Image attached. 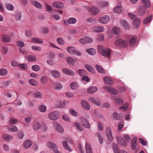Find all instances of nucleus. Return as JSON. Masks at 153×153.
<instances>
[{
  "label": "nucleus",
  "instance_id": "obj_1",
  "mask_svg": "<svg viewBox=\"0 0 153 153\" xmlns=\"http://www.w3.org/2000/svg\"><path fill=\"white\" fill-rule=\"evenodd\" d=\"M99 52L102 56L109 58L111 53L110 50L108 48H106L102 45H99L98 47Z\"/></svg>",
  "mask_w": 153,
  "mask_h": 153
},
{
  "label": "nucleus",
  "instance_id": "obj_2",
  "mask_svg": "<svg viewBox=\"0 0 153 153\" xmlns=\"http://www.w3.org/2000/svg\"><path fill=\"white\" fill-rule=\"evenodd\" d=\"M114 45L120 48H126L128 45V42L122 39L116 40L114 42Z\"/></svg>",
  "mask_w": 153,
  "mask_h": 153
},
{
  "label": "nucleus",
  "instance_id": "obj_3",
  "mask_svg": "<svg viewBox=\"0 0 153 153\" xmlns=\"http://www.w3.org/2000/svg\"><path fill=\"white\" fill-rule=\"evenodd\" d=\"M60 116V113L57 111H53L48 115V118L51 120H55L59 119Z\"/></svg>",
  "mask_w": 153,
  "mask_h": 153
},
{
  "label": "nucleus",
  "instance_id": "obj_4",
  "mask_svg": "<svg viewBox=\"0 0 153 153\" xmlns=\"http://www.w3.org/2000/svg\"><path fill=\"white\" fill-rule=\"evenodd\" d=\"M85 9L91 14L94 16L96 15L99 13L100 10L97 8L94 7H89L88 6H85Z\"/></svg>",
  "mask_w": 153,
  "mask_h": 153
},
{
  "label": "nucleus",
  "instance_id": "obj_5",
  "mask_svg": "<svg viewBox=\"0 0 153 153\" xmlns=\"http://www.w3.org/2000/svg\"><path fill=\"white\" fill-rule=\"evenodd\" d=\"M105 134L107 139L109 141H112L113 140V132L111 128L109 127H107L105 132Z\"/></svg>",
  "mask_w": 153,
  "mask_h": 153
},
{
  "label": "nucleus",
  "instance_id": "obj_6",
  "mask_svg": "<svg viewBox=\"0 0 153 153\" xmlns=\"http://www.w3.org/2000/svg\"><path fill=\"white\" fill-rule=\"evenodd\" d=\"M92 38L88 37H84L80 39L79 40L80 43L82 45H85L87 43H90L93 42Z\"/></svg>",
  "mask_w": 153,
  "mask_h": 153
},
{
  "label": "nucleus",
  "instance_id": "obj_7",
  "mask_svg": "<svg viewBox=\"0 0 153 153\" xmlns=\"http://www.w3.org/2000/svg\"><path fill=\"white\" fill-rule=\"evenodd\" d=\"M76 22V19L74 18L71 17L68 20H65L63 21L64 24L66 25H68L69 24H75Z\"/></svg>",
  "mask_w": 153,
  "mask_h": 153
},
{
  "label": "nucleus",
  "instance_id": "obj_8",
  "mask_svg": "<svg viewBox=\"0 0 153 153\" xmlns=\"http://www.w3.org/2000/svg\"><path fill=\"white\" fill-rule=\"evenodd\" d=\"M88 101L94 104L100 106L101 105L100 101L97 99H95L94 97H90L88 99Z\"/></svg>",
  "mask_w": 153,
  "mask_h": 153
},
{
  "label": "nucleus",
  "instance_id": "obj_9",
  "mask_svg": "<svg viewBox=\"0 0 153 153\" xmlns=\"http://www.w3.org/2000/svg\"><path fill=\"white\" fill-rule=\"evenodd\" d=\"M93 30L95 32L99 33L105 30L104 27L102 26H96L92 28Z\"/></svg>",
  "mask_w": 153,
  "mask_h": 153
},
{
  "label": "nucleus",
  "instance_id": "obj_10",
  "mask_svg": "<svg viewBox=\"0 0 153 153\" xmlns=\"http://www.w3.org/2000/svg\"><path fill=\"white\" fill-rule=\"evenodd\" d=\"M109 20V17L108 15H104L100 18L99 19V21L102 24H106Z\"/></svg>",
  "mask_w": 153,
  "mask_h": 153
},
{
  "label": "nucleus",
  "instance_id": "obj_11",
  "mask_svg": "<svg viewBox=\"0 0 153 153\" xmlns=\"http://www.w3.org/2000/svg\"><path fill=\"white\" fill-rule=\"evenodd\" d=\"M104 89L108 91L109 93H111L114 94L116 95L118 94L117 91L112 87L108 86L105 87Z\"/></svg>",
  "mask_w": 153,
  "mask_h": 153
},
{
  "label": "nucleus",
  "instance_id": "obj_12",
  "mask_svg": "<svg viewBox=\"0 0 153 153\" xmlns=\"http://www.w3.org/2000/svg\"><path fill=\"white\" fill-rule=\"evenodd\" d=\"M41 127V125L38 121H35L33 123L32 128L34 131H37Z\"/></svg>",
  "mask_w": 153,
  "mask_h": 153
},
{
  "label": "nucleus",
  "instance_id": "obj_13",
  "mask_svg": "<svg viewBox=\"0 0 153 153\" xmlns=\"http://www.w3.org/2000/svg\"><path fill=\"white\" fill-rule=\"evenodd\" d=\"M53 5L55 7L59 8H62L64 7V4L59 1H55L53 2Z\"/></svg>",
  "mask_w": 153,
  "mask_h": 153
},
{
  "label": "nucleus",
  "instance_id": "obj_14",
  "mask_svg": "<svg viewBox=\"0 0 153 153\" xmlns=\"http://www.w3.org/2000/svg\"><path fill=\"white\" fill-rule=\"evenodd\" d=\"M138 13L140 16H143L145 13L146 9L145 6H141L138 9Z\"/></svg>",
  "mask_w": 153,
  "mask_h": 153
},
{
  "label": "nucleus",
  "instance_id": "obj_15",
  "mask_svg": "<svg viewBox=\"0 0 153 153\" xmlns=\"http://www.w3.org/2000/svg\"><path fill=\"white\" fill-rule=\"evenodd\" d=\"M117 142L120 145L123 146H126V143L123 138L121 137H118L117 138Z\"/></svg>",
  "mask_w": 153,
  "mask_h": 153
},
{
  "label": "nucleus",
  "instance_id": "obj_16",
  "mask_svg": "<svg viewBox=\"0 0 153 153\" xmlns=\"http://www.w3.org/2000/svg\"><path fill=\"white\" fill-rule=\"evenodd\" d=\"M98 88L97 87L92 86L88 88L87 92L88 94H92L96 92Z\"/></svg>",
  "mask_w": 153,
  "mask_h": 153
},
{
  "label": "nucleus",
  "instance_id": "obj_17",
  "mask_svg": "<svg viewBox=\"0 0 153 153\" xmlns=\"http://www.w3.org/2000/svg\"><path fill=\"white\" fill-rule=\"evenodd\" d=\"M62 144L64 149L67 151L70 152L72 151L70 146L68 145L66 141H64L62 142Z\"/></svg>",
  "mask_w": 153,
  "mask_h": 153
},
{
  "label": "nucleus",
  "instance_id": "obj_18",
  "mask_svg": "<svg viewBox=\"0 0 153 153\" xmlns=\"http://www.w3.org/2000/svg\"><path fill=\"white\" fill-rule=\"evenodd\" d=\"M62 71L64 73L68 75L74 76V73L71 70L66 68H63Z\"/></svg>",
  "mask_w": 153,
  "mask_h": 153
},
{
  "label": "nucleus",
  "instance_id": "obj_19",
  "mask_svg": "<svg viewBox=\"0 0 153 153\" xmlns=\"http://www.w3.org/2000/svg\"><path fill=\"white\" fill-rule=\"evenodd\" d=\"M103 81L106 84L109 85H112L114 82L108 76L105 77L103 78Z\"/></svg>",
  "mask_w": 153,
  "mask_h": 153
},
{
  "label": "nucleus",
  "instance_id": "obj_20",
  "mask_svg": "<svg viewBox=\"0 0 153 153\" xmlns=\"http://www.w3.org/2000/svg\"><path fill=\"white\" fill-rule=\"evenodd\" d=\"M75 50H76V48L72 46H68L66 48L67 51L71 54H74Z\"/></svg>",
  "mask_w": 153,
  "mask_h": 153
},
{
  "label": "nucleus",
  "instance_id": "obj_21",
  "mask_svg": "<svg viewBox=\"0 0 153 153\" xmlns=\"http://www.w3.org/2000/svg\"><path fill=\"white\" fill-rule=\"evenodd\" d=\"M140 20L139 18H136L133 23V27L134 28H137L139 26Z\"/></svg>",
  "mask_w": 153,
  "mask_h": 153
},
{
  "label": "nucleus",
  "instance_id": "obj_22",
  "mask_svg": "<svg viewBox=\"0 0 153 153\" xmlns=\"http://www.w3.org/2000/svg\"><path fill=\"white\" fill-rule=\"evenodd\" d=\"M81 104L82 107L84 109L87 110H90V106L89 104L87 102L85 101H82V102Z\"/></svg>",
  "mask_w": 153,
  "mask_h": 153
},
{
  "label": "nucleus",
  "instance_id": "obj_23",
  "mask_svg": "<svg viewBox=\"0 0 153 153\" xmlns=\"http://www.w3.org/2000/svg\"><path fill=\"white\" fill-rule=\"evenodd\" d=\"M85 148L86 153H92V148L89 143H85Z\"/></svg>",
  "mask_w": 153,
  "mask_h": 153
},
{
  "label": "nucleus",
  "instance_id": "obj_24",
  "mask_svg": "<svg viewBox=\"0 0 153 153\" xmlns=\"http://www.w3.org/2000/svg\"><path fill=\"white\" fill-rule=\"evenodd\" d=\"M113 149L114 153H127L124 150L120 151L115 145H113Z\"/></svg>",
  "mask_w": 153,
  "mask_h": 153
},
{
  "label": "nucleus",
  "instance_id": "obj_25",
  "mask_svg": "<svg viewBox=\"0 0 153 153\" xmlns=\"http://www.w3.org/2000/svg\"><path fill=\"white\" fill-rule=\"evenodd\" d=\"M31 40L35 43L42 44L43 42V40L40 38L32 37L31 39Z\"/></svg>",
  "mask_w": 153,
  "mask_h": 153
},
{
  "label": "nucleus",
  "instance_id": "obj_26",
  "mask_svg": "<svg viewBox=\"0 0 153 153\" xmlns=\"http://www.w3.org/2000/svg\"><path fill=\"white\" fill-rule=\"evenodd\" d=\"M32 142L31 140H27L24 143V146L25 149L30 148L32 144Z\"/></svg>",
  "mask_w": 153,
  "mask_h": 153
},
{
  "label": "nucleus",
  "instance_id": "obj_27",
  "mask_svg": "<svg viewBox=\"0 0 153 153\" xmlns=\"http://www.w3.org/2000/svg\"><path fill=\"white\" fill-rule=\"evenodd\" d=\"M81 121L82 123L85 127L89 128L90 127V124L87 120L85 118H82Z\"/></svg>",
  "mask_w": 153,
  "mask_h": 153
},
{
  "label": "nucleus",
  "instance_id": "obj_28",
  "mask_svg": "<svg viewBox=\"0 0 153 153\" xmlns=\"http://www.w3.org/2000/svg\"><path fill=\"white\" fill-rule=\"evenodd\" d=\"M85 66L87 70L89 72L93 74L95 73V70L91 66L88 65H85Z\"/></svg>",
  "mask_w": 153,
  "mask_h": 153
},
{
  "label": "nucleus",
  "instance_id": "obj_29",
  "mask_svg": "<svg viewBox=\"0 0 153 153\" xmlns=\"http://www.w3.org/2000/svg\"><path fill=\"white\" fill-rule=\"evenodd\" d=\"M51 74L52 76L55 78L59 77L60 76V73L59 71L54 70L51 71Z\"/></svg>",
  "mask_w": 153,
  "mask_h": 153
},
{
  "label": "nucleus",
  "instance_id": "obj_30",
  "mask_svg": "<svg viewBox=\"0 0 153 153\" xmlns=\"http://www.w3.org/2000/svg\"><path fill=\"white\" fill-rule=\"evenodd\" d=\"M66 59L68 63L71 65H74L75 63V61L74 59L70 57H68Z\"/></svg>",
  "mask_w": 153,
  "mask_h": 153
},
{
  "label": "nucleus",
  "instance_id": "obj_31",
  "mask_svg": "<svg viewBox=\"0 0 153 153\" xmlns=\"http://www.w3.org/2000/svg\"><path fill=\"white\" fill-rule=\"evenodd\" d=\"M1 39L3 42L7 43L10 42L11 40L10 37L7 35L3 36H2Z\"/></svg>",
  "mask_w": 153,
  "mask_h": 153
},
{
  "label": "nucleus",
  "instance_id": "obj_32",
  "mask_svg": "<svg viewBox=\"0 0 153 153\" xmlns=\"http://www.w3.org/2000/svg\"><path fill=\"white\" fill-rule=\"evenodd\" d=\"M96 68L97 70L100 73L104 74L105 72V70L100 65H96Z\"/></svg>",
  "mask_w": 153,
  "mask_h": 153
},
{
  "label": "nucleus",
  "instance_id": "obj_33",
  "mask_svg": "<svg viewBox=\"0 0 153 153\" xmlns=\"http://www.w3.org/2000/svg\"><path fill=\"white\" fill-rule=\"evenodd\" d=\"M70 86L71 88L73 90H76L79 87L78 84L76 82H74L71 83Z\"/></svg>",
  "mask_w": 153,
  "mask_h": 153
},
{
  "label": "nucleus",
  "instance_id": "obj_34",
  "mask_svg": "<svg viewBox=\"0 0 153 153\" xmlns=\"http://www.w3.org/2000/svg\"><path fill=\"white\" fill-rule=\"evenodd\" d=\"M86 52L91 55H94L96 53V50L93 48H89L86 49Z\"/></svg>",
  "mask_w": 153,
  "mask_h": 153
},
{
  "label": "nucleus",
  "instance_id": "obj_35",
  "mask_svg": "<svg viewBox=\"0 0 153 153\" xmlns=\"http://www.w3.org/2000/svg\"><path fill=\"white\" fill-rule=\"evenodd\" d=\"M3 138L5 140L9 142L13 138L12 136L8 134H5L3 136Z\"/></svg>",
  "mask_w": 153,
  "mask_h": 153
},
{
  "label": "nucleus",
  "instance_id": "obj_36",
  "mask_svg": "<svg viewBox=\"0 0 153 153\" xmlns=\"http://www.w3.org/2000/svg\"><path fill=\"white\" fill-rule=\"evenodd\" d=\"M33 5L37 8L40 9L42 8V6L41 4L36 1H32Z\"/></svg>",
  "mask_w": 153,
  "mask_h": 153
},
{
  "label": "nucleus",
  "instance_id": "obj_37",
  "mask_svg": "<svg viewBox=\"0 0 153 153\" xmlns=\"http://www.w3.org/2000/svg\"><path fill=\"white\" fill-rule=\"evenodd\" d=\"M113 117L115 119L117 120H120L122 119L123 117V115L121 113L118 114V113L114 112L113 114Z\"/></svg>",
  "mask_w": 153,
  "mask_h": 153
},
{
  "label": "nucleus",
  "instance_id": "obj_38",
  "mask_svg": "<svg viewBox=\"0 0 153 153\" xmlns=\"http://www.w3.org/2000/svg\"><path fill=\"white\" fill-rule=\"evenodd\" d=\"M112 31L113 33L116 34H118L120 33V29L117 27H113Z\"/></svg>",
  "mask_w": 153,
  "mask_h": 153
},
{
  "label": "nucleus",
  "instance_id": "obj_39",
  "mask_svg": "<svg viewBox=\"0 0 153 153\" xmlns=\"http://www.w3.org/2000/svg\"><path fill=\"white\" fill-rule=\"evenodd\" d=\"M137 37L136 36H132L130 39L129 42L131 46H133L136 42Z\"/></svg>",
  "mask_w": 153,
  "mask_h": 153
},
{
  "label": "nucleus",
  "instance_id": "obj_40",
  "mask_svg": "<svg viewBox=\"0 0 153 153\" xmlns=\"http://www.w3.org/2000/svg\"><path fill=\"white\" fill-rule=\"evenodd\" d=\"M122 7L121 5H119L115 7L114 9V12L116 13H120L122 11Z\"/></svg>",
  "mask_w": 153,
  "mask_h": 153
},
{
  "label": "nucleus",
  "instance_id": "obj_41",
  "mask_svg": "<svg viewBox=\"0 0 153 153\" xmlns=\"http://www.w3.org/2000/svg\"><path fill=\"white\" fill-rule=\"evenodd\" d=\"M26 58L28 60L30 61H34L36 60V57L32 55L27 56H26Z\"/></svg>",
  "mask_w": 153,
  "mask_h": 153
},
{
  "label": "nucleus",
  "instance_id": "obj_42",
  "mask_svg": "<svg viewBox=\"0 0 153 153\" xmlns=\"http://www.w3.org/2000/svg\"><path fill=\"white\" fill-rule=\"evenodd\" d=\"M29 82L31 85L35 86L38 85V82L34 79H31L29 80Z\"/></svg>",
  "mask_w": 153,
  "mask_h": 153
},
{
  "label": "nucleus",
  "instance_id": "obj_43",
  "mask_svg": "<svg viewBox=\"0 0 153 153\" xmlns=\"http://www.w3.org/2000/svg\"><path fill=\"white\" fill-rule=\"evenodd\" d=\"M137 140L135 138L132 139L131 141V146L133 149H135L137 145Z\"/></svg>",
  "mask_w": 153,
  "mask_h": 153
},
{
  "label": "nucleus",
  "instance_id": "obj_44",
  "mask_svg": "<svg viewBox=\"0 0 153 153\" xmlns=\"http://www.w3.org/2000/svg\"><path fill=\"white\" fill-rule=\"evenodd\" d=\"M143 4L146 7L149 8L150 7L151 2L149 0H143Z\"/></svg>",
  "mask_w": 153,
  "mask_h": 153
},
{
  "label": "nucleus",
  "instance_id": "obj_45",
  "mask_svg": "<svg viewBox=\"0 0 153 153\" xmlns=\"http://www.w3.org/2000/svg\"><path fill=\"white\" fill-rule=\"evenodd\" d=\"M47 107L43 105L40 106L39 108V111L41 112H44L46 111Z\"/></svg>",
  "mask_w": 153,
  "mask_h": 153
},
{
  "label": "nucleus",
  "instance_id": "obj_46",
  "mask_svg": "<svg viewBox=\"0 0 153 153\" xmlns=\"http://www.w3.org/2000/svg\"><path fill=\"white\" fill-rule=\"evenodd\" d=\"M33 96L35 97L38 98H42V94L39 92H36L34 93Z\"/></svg>",
  "mask_w": 153,
  "mask_h": 153
},
{
  "label": "nucleus",
  "instance_id": "obj_47",
  "mask_svg": "<svg viewBox=\"0 0 153 153\" xmlns=\"http://www.w3.org/2000/svg\"><path fill=\"white\" fill-rule=\"evenodd\" d=\"M10 82V81H9L2 82L1 83V87L2 88H4L9 85Z\"/></svg>",
  "mask_w": 153,
  "mask_h": 153
},
{
  "label": "nucleus",
  "instance_id": "obj_48",
  "mask_svg": "<svg viewBox=\"0 0 153 153\" xmlns=\"http://www.w3.org/2000/svg\"><path fill=\"white\" fill-rule=\"evenodd\" d=\"M7 73V70L5 68H2L0 69V75L5 76Z\"/></svg>",
  "mask_w": 153,
  "mask_h": 153
},
{
  "label": "nucleus",
  "instance_id": "obj_49",
  "mask_svg": "<svg viewBox=\"0 0 153 153\" xmlns=\"http://www.w3.org/2000/svg\"><path fill=\"white\" fill-rule=\"evenodd\" d=\"M56 129V131L60 133H62L64 132L63 128L59 125H57Z\"/></svg>",
  "mask_w": 153,
  "mask_h": 153
},
{
  "label": "nucleus",
  "instance_id": "obj_50",
  "mask_svg": "<svg viewBox=\"0 0 153 153\" xmlns=\"http://www.w3.org/2000/svg\"><path fill=\"white\" fill-rule=\"evenodd\" d=\"M151 20V17H149L146 18L143 21V24L144 25H146L149 23Z\"/></svg>",
  "mask_w": 153,
  "mask_h": 153
},
{
  "label": "nucleus",
  "instance_id": "obj_51",
  "mask_svg": "<svg viewBox=\"0 0 153 153\" xmlns=\"http://www.w3.org/2000/svg\"><path fill=\"white\" fill-rule=\"evenodd\" d=\"M54 86L55 89L58 90L61 89L62 88V85L61 84L58 83L54 84Z\"/></svg>",
  "mask_w": 153,
  "mask_h": 153
},
{
  "label": "nucleus",
  "instance_id": "obj_52",
  "mask_svg": "<svg viewBox=\"0 0 153 153\" xmlns=\"http://www.w3.org/2000/svg\"><path fill=\"white\" fill-rule=\"evenodd\" d=\"M121 23L126 28L128 29L129 28V25L126 21L122 20L121 21Z\"/></svg>",
  "mask_w": 153,
  "mask_h": 153
},
{
  "label": "nucleus",
  "instance_id": "obj_53",
  "mask_svg": "<svg viewBox=\"0 0 153 153\" xmlns=\"http://www.w3.org/2000/svg\"><path fill=\"white\" fill-rule=\"evenodd\" d=\"M51 149L55 153L58 152V148L56 144L53 143V146L51 148Z\"/></svg>",
  "mask_w": 153,
  "mask_h": 153
},
{
  "label": "nucleus",
  "instance_id": "obj_54",
  "mask_svg": "<svg viewBox=\"0 0 153 153\" xmlns=\"http://www.w3.org/2000/svg\"><path fill=\"white\" fill-rule=\"evenodd\" d=\"M32 69L35 71H38L40 70V67L37 65H33L31 67Z\"/></svg>",
  "mask_w": 153,
  "mask_h": 153
},
{
  "label": "nucleus",
  "instance_id": "obj_55",
  "mask_svg": "<svg viewBox=\"0 0 153 153\" xmlns=\"http://www.w3.org/2000/svg\"><path fill=\"white\" fill-rule=\"evenodd\" d=\"M31 49L33 51H40L41 50V48L40 47L36 45H33L31 47Z\"/></svg>",
  "mask_w": 153,
  "mask_h": 153
},
{
  "label": "nucleus",
  "instance_id": "obj_56",
  "mask_svg": "<svg viewBox=\"0 0 153 153\" xmlns=\"http://www.w3.org/2000/svg\"><path fill=\"white\" fill-rule=\"evenodd\" d=\"M47 77L45 76H42L40 79V81L43 84H45L47 81Z\"/></svg>",
  "mask_w": 153,
  "mask_h": 153
},
{
  "label": "nucleus",
  "instance_id": "obj_57",
  "mask_svg": "<svg viewBox=\"0 0 153 153\" xmlns=\"http://www.w3.org/2000/svg\"><path fill=\"white\" fill-rule=\"evenodd\" d=\"M9 130L12 132H16L18 131L17 128L15 126H11L8 128Z\"/></svg>",
  "mask_w": 153,
  "mask_h": 153
},
{
  "label": "nucleus",
  "instance_id": "obj_58",
  "mask_svg": "<svg viewBox=\"0 0 153 153\" xmlns=\"http://www.w3.org/2000/svg\"><path fill=\"white\" fill-rule=\"evenodd\" d=\"M20 68L23 70H27V65L26 64H23L19 65Z\"/></svg>",
  "mask_w": 153,
  "mask_h": 153
},
{
  "label": "nucleus",
  "instance_id": "obj_59",
  "mask_svg": "<svg viewBox=\"0 0 153 153\" xmlns=\"http://www.w3.org/2000/svg\"><path fill=\"white\" fill-rule=\"evenodd\" d=\"M6 7L8 10H13L14 8L13 5L10 4H7Z\"/></svg>",
  "mask_w": 153,
  "mask_h": 153
},
{
  "label": "nucleus",
  "instance_id": "obj_60",
  "mask_svg": "<svg viewBox=\"0 0 153 153\" xmlns=\"http://www.w3.org/2000/svg\"><path fill=\"white\" fill-rule=\"evenodd\" d=\"M41 32L43 34H45L48 33L49 31L47 28L44 27L41 29Z\"/></svg>",
  "mask_w": 153,
  "mask_h": 153
},
{
  "label": "nucleus",
  "instance_id": "obj_61",
  "mask_svg": "<svg viewBox=\"0 0 153 153\" xmlns=\"http://www.w3.org/2000/svg\"><path fill=\"white\" fill-rule=\"evenodd\" d=\"M57 42L60 45H62L64 44V41L62 39L59 38L57 39Z\"/></svg>",
  "mask_w": 153,
  "mask_h": 153
},
{
  "label": "nucleus",
  "instance_id": "obj_62",
  "mask_svg": "<svg viewBox=\"0 0 153 153\" xmlns=\"http://www.w3.org/2000/svg\"><path fill=\"white\" fill-rule=\"evenodd\" d=\"M78 72L81 76H84L85 71L84 70L82 69H79L78 71Z\"/></svg>",
  "mask_w": 153,
  "mask_h": 153
},
{
  "label": "nucleus",
  "instance_id": "obj_63",
  "mask_svg": "<svg viewBox=\"0 0 153 153\" xmlns=\"http://www.w3.org/2000/svg\"><path fill=\"white\" fill-rule=\"evenodd\" d=\"M74 125L77 128L79 131H82L83 129L80 126L81 125L80 124L78 123H76Z\"/></svg>",
  "mask_w": 153,
  "mask_h": 153
},
{
  "label": "nucleus",
  "instance_id": "obj_64",
  "mask_svg": "<svg viewBox=\"0 0 153 153\" xmlns=\"http://www.w3.org/2000/svg\"><path fill=\"white\" fill-rule=\"evenodd\" d=\"M9 122L10 124H15L17 123V120L16 119L11 118L10 119Z\"/></svg>",
  "mask_w": 153,
  "mask_h": 153
}]
</instances>
